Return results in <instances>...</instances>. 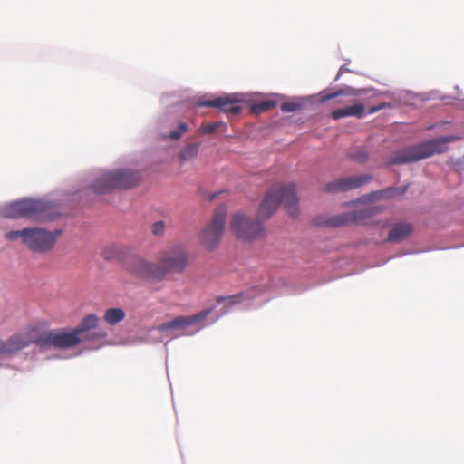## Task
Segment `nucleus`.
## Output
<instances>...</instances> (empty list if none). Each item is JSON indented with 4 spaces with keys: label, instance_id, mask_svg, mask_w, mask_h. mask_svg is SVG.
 Returning <instances> with one entry per match:
<instances>
[{
    "label": "nucleus",
    "instance_id": "12",
    "mask_svg": "<svg viewBox=\"0 0 464 464\" xmlns=\"http://www.w3.org/2000/svg\"><path fill=\"white\" fill-rule=\"evenodd\" d=\"M209 314V310H205L199 314L190 316H178L171 321L160 324L157 326V330L161 333H170L178 329H185L189 325L195 324L204 320Z\"/></svg>",
    "mask_w": 464,
    "mask_h": 464
},
{
    "label": "nucleus",
    "instance_id": "10",
    "mask_svg": "<svg viewBox=\"0 0 464 464\" xmlns=\"http://www.w3.org/2000/svg\"><path fill=\"white\" fill-rule=\"evenodd\" d=\"M131 272L143 279L154 282L162 280L166 276L168 270L161 261L160 265H157L148 263L142 259H137L134 261Z\"/></svg>",
    "mask_w": 464,
    "mask_h": 464
},
{
    "label": "nucleus",
    "instance_id": "5",
    "mask_svg": "<svg viewBox=\"0 0 464 464\" xmlns=\"http://www.w3.org/2000/svg\"><path fill=\"white\" fill-rule=\"evenodd\" d=\"M106 336V332L79 336L74 328L71 330L59 329L45 333L37 340V343L58 348H72L82 342L102 341Z\"/></svg>",
    "mask_w": 464,
    "mask_h": 464
},
{
    "label": "nucleus",
    "instance_id": "2",
    "mask_svg": "<svg viewBox=\"0 0 464 464\" xmlns=\"http://www.w3.org/2000/svg\"><path fill=\"white\" fill-rule=\"evenodd\" d=\"M60 235L59 229L50 232L44 228L34 227L9 231L5 234V237L9 241L21 238L31 251L44 254L53 249Z\"/></svg>",
    "mask_w": 464,
    "mask_h": 464
},
{
    "label": "nucleus",
    "instance_id": "19",
    "mask_svg": "<svg viewBox=\"0 0 464 464\" xmlns=\"http://www.w3.org/2000/svg\"><path fill=\"white\" fill-rule=\"evenodd\" d=\"M199 148L200 142L189 143L182 148L178 155L180 164L195 160L198 155Z\"/></svg>",
    "mask_w": 464,
    "mask_h": 464
},
{
    "label": "nucleus",
    "instance_id": "33",
    "mask_svg": "<svg viewBox=\"0 0 464 464\" xmlns=\"http://www.w3.org/2000/svg\"><path fill=\"white\" fill-rule=\"evenodd\" d=\"M225 298L224 297H219V299H218V302H220V300H224Z\"/></svg>",
    "mask_w": 464,
    "mask_h": 464
},
{
    "label": "nucleus",
    "instance_id": "8",
    "mask_svg": "<svg viewBox=\"0 0 464 464\" xmlns=\"http://www.w3.org/2000/svg\"><path fill=\"white\" fill-rule=\"evenodd\" d=\"M230 229L237 237L246 241L258 239L264 236L261 223L240 212L232 215Z\"/></svg>",
    "mask_w": 464,
    "mask_h": 464
},
{
    "label": "nucleus",
    "instance_id": "3",
    "mask_svg": "<svg viewBox=\"0 0 464 464\" xmlns=\"http://www.w3.org/2000/svg\"><path fill=\"white\" fill-rule=\"evenodd\" d=\"M455 140L454 136H447L404 148L396 151L388 163L390 165L406 164L429 158L435 153H442L446 150V144Z\"/></svg>",
    "mask_w": 464,
    "mask_h": 464
},
{
    "label": "nucleus",
    "instance_id": "21",
    "mask_svg": "<svg viewBox=\"0 0 464 464\" xmlns=\"http://www.w3.org/2000/svg\"><path fill=\"white\" fill-rule=\"evenodd\" d=\"M360 92L353 88L343 89L334 92L322 93L320 101L324 102L326 101L340 97V96H358Z\"/></svg>",
    "mask_w": 464,
    "mask_h": 464
},
{
    "label": "nucleus",
    "instance_id": "28",
    "mask_svg": "<svg viewBox=\"0 0 464 464\" xmlns=\"http://www.w3.org/2000/svg\"><path fill=\"white\" fill-rule=\"evenodd\" d=\"M301 104L298 102H284L281 104V110L285 112H293L301 109Z\"/></svg>",
    "mask_w": 464,
    "mask_h": 464
},
{
    "label": "nucleus",
    "instance_id": "11",
    "mask_svg": "<svg viewBox=\"0 0 464 464\" xmlns=\"http://www.w3.org/2000/svg\"><path fill=\"white\" fill-rule=\"evenodd\" d=\"M241 101L237 94H227L212 100L198 101V105L199 107L218 108L225 113L236 115L241 111V107L238 105Z\"/></svg>",
    "mask_w": 464,
    "mask_h": 464
},
{
    "label": "nucleus",
    "instance_id": "9",
    "mask_svg": "<svg viewBox=\"0 0 464 464\" xmlns=\"http://www.w3.org/2000/svg\"><path fill=\"white\" fill-rule=\"evenodd\" d=\"M380 209L375 207L351 211L330 218L324 222L327 227H342L352 223H364L369 218L379 212Z\"/></svg>",
    "mask_w": 464,
    "mask_h": 464
},
{
    "label": "nucleus",
    "instance_id": "29",
    "mask_svg": "<svg viewBox=\"0 0 464 464\" xmlns=\"http://www.w3.org/2000/svg\"><path fill=\"white\" fill-rule=\"evenodd\" d=\"M353 160L357 162H364L367 160V153L364 150H357L352 154Z\"/></svg>",
    "mask_w": 464,
    "mask_h": 464
},
{
    "label": "nucleus",
    "instance_id": "15",
    "mask_svg": "<svg viewBox=\"0 0 464 464\" xmlns=\"http://www.w3.org/2000/svg\"><path fill=\"white\" fill-rule=\"evenodd\" d=\"M188 256L183 252L168 253L162 258L161 262L168 272H181L187 266Z\"/></svg>",
    "mask_w": 464,
    "mask_h": 464
},
{
    "label": "nucleus",
    "instance_id": "30",
    "mask_svg": "<svg viewBox=\"0 0 464 464\" xmlns=\"http://www.w3.org/2000/svg\"><path fill=\"white\" fill-rule=\"evenodd\" d=\"M383 107H384V105H383V104H382V105H380V106H378V107H372V108H371V109L369 110V112H370V113L376 112L377 111H379V110L382 109Z\"/></svg>",
    "mask_w": 464,
    "mask_h": 464
},
{
    "label": "nucleus",
    "instance_id": "18",
    "mask_svg": "<svg viewBox=\"0 0 464 464\" xmlns=\"http://www.w3.org/2000/svg\"><path fill=\"white\" fill-rule=\"evenodd\" d=\"M412 231V227L408 223H400L395 225L388 235V241L400 242L405 239Z\"/></svg>",
    "mask_w": 464,
    "mask_h": 464
},
{
    "label": "nucleus",
    "instance_id": "31",
    "mask_svg": "<svg viewBox=\"0 0 464 464\" xmlns=\"http://www.w3.org/2000/svg\"><path fill=\"white\" fill-rule=\"evenodd\" d=\"M341 73H342V68H341V69H340V71L338 72V74H337V76H336V80H338V78L340 77Z\"/></svg>",
    "mask_w": 464,
    "mask_h": 464
},
{
    "label": "nucleus",
    "instance_id": "4",
    "mask_svg": "<svg viewBox=\"0 0 464 464\" xmlns=\"http://www.w3.org/2000/svg\"><path fill=\"white\" fill-rule=\"evenodd\" d=\"M283 202L288 213L295 217L298 213L295 185L274 186L261 203L257 215L259 218H268Z\"/></svg>",
    "mask_w": 464,
    "mask_h": 464
},
{
    "label": "nucleus",
    "instance_id": "23",
    "mask_svg": "<svg viewBox=\"0 0 464 464\" xmlns=\"http://www.w3.org/2000/svg\"><path fill=\"white\" fill-rule=\"evenodd\" d=\"M122 254V249L120 246L111 244L106 246L102 252V256L106 260H113L120 257Z\"/></svg>",
    "mask_w": 464,
    "mask_h": 464
},
{
    "label": "nucleus",
    "instance_id": "20",
    "mask_svg": "<svg viewBox=\"0 0 464 464\" xmlns=\"http://www.w3.org/2000/svg\"><path fill=\"white\" fill-rule=\"evenodd\" d=\"M126 317V313L121 308H110L105 311L103 320L109 325H115L123 321Z\"/></svg>",
    "mask_w": 464,
    "mask_h": 464
},
{
    "label": "nucleus",
    "instance_id": "17",
    "mask_svg": "<svg viewBox=\"0 0 464 464\" xmlns=\"http://www.w3.org/2000/svg\"><path fill=\"white\" fill-rule=\"evenodd\" d=\"M99 324V317L93 314H88L82 319L75 329L79 336L92 335L94 333L102 332L92 331L97 328Z\"/></svg>",
    "mask_w": 464,
    "mask_h": 464
},
{
    "label": "nucleus",
    "instance_id": "35",
    "mask_svg": "<svg viewBox=\"0 0 464 464\" xmlns=\"http://www.w3.org/2000/svg\"><path fill=\"white\" fill-rule=\"evenodd\" d=\"M343 101H341V100L337 101V103H343Z\"/></svg>",
    "mask_w": 464,
    "mask_h": 464
},
{
    "label": "nucleus",
    "instance_id": "7",
    "mask_svg": "<svg viewBox=\"0 0 464 464\" xmlns=\"http://www.w3.org/2000/svg\"><path fill=\"white\" fill-rule=\"evenodd\" d=\"M227 209L218 207L210 221L199 233V242L207 249L213 250L218 245L225 229Z\"/></svg>",
    "mask_w": 464,
    "mask_h": 464
},
{
    "label": "nucleus",
    "instance_id": "32",
    "mask_svg": "<svg viewBox=\"0 0 464 464\" xmlns=\"http://www.w3.org/2000/svg\"><path fill=\"white\" fill-rule=\"evenodd\" d=\"M225 298L224 297H219V299H218V302H220V300H224Z\"/></svg>",
    "mask_w": 464,
    "mask_h": 464
},
{
    "label": "nucleus",
    "instance_id": "13",
    "mask_svg": "<svg viewBox=\"0 0 464 464\" xmlns=\"http://www.w3.org/2000/svg\"><path fill=\"white\" fill-rule=\"evenodd\" d=\"M372 177L369 175L353 176L343 179H338L334 181L329 182L325 186L328 192L347 191L360 188L369 182Z\"/></svg>",
    "mask_w": 464,
    "mask_h": 464
},
{
    "label": "nucleus",
    "instance_id": "22",
    "mask_svg": "<svg viewBox=\"0 0 464 464\" xmlns=\"http://www.w3.org/2000/svg\"><path fill=\"white\" fill-rule=\"evenodd\" d=\"M276 105V102L274 100L261 101L259 102L254 103L250 108V111L255 114H260L275 108Z\"/></svg>",
    "mask_w": 464,
    "mask_h": 464
},
{
    "label": "nucleus",
    "instance_id": "6",
    "mask_svg": "<svg viewBox=\"0 0 464 464\" xmlns=\"http://www.w3.org/2000/svg\"><path fill=\"white\" fill-rule=\"evenodd\" d=\"M140 180V176L136 171L129 169L109 171L97 179L92 188L96 193L103 194L112 189L131 188L137 186Z\"/></svg>",
    "mask_w": 464,
    "mask_h": 464
},
{
    "label": "nucleus",
    "instance_id": "16",
    "mask_svg": "<svg viewBox=\"0 0 464 464\" xmlns=\"http://www.w3.org/2000/svg\"><path fill=\"white\" fill-rule=\"evenodd\" d=\"M365 114V108L361 103L353 104L341 109L334 110L331 116L334 120H339L345 117L362 118Z\"/></svg>",
    "mask_w": 464,
    "mask_h": 464
},
{
    "label": "nucleus",
    "instance_id": "14",
    "mask_svg": "<svg viewBox=\"0 0 464 464\" xmlns=\"http://www.w3.org/2000/svg\"><path fill=\"white\" fill-rule=\"evenodd\" d=\"M31 339L24 334H14L7 341L0 340V354L15 353L31 343Z\"/></svg>",
    "mask_w": 464,
    "mask_h": 464
},
{
    "label": "nucleus",
    "instance_id": "1",
    "mask_svg": "<svg viewBox=\"0 0 464 464\" xmlns=\"http://www.w3.org/2000/svg\"><path fill=\"white\" fill-rule=\"evenodd\" d=\"M2 213L6 218H27L34 221L52 220L57 214L53 204L33 198H23L10 202L3 208Z\"/></svg>",
    "mask_w": 464,
    "mask_h": 464
},
{
    "label": "nucleus",
    "instance_id": "25",
    "mask_svg": "<svg viewBox=\"0 0 464 464\" xmlns=\"http://www.w3.org/2000/svg\"><path fill=\"white\" fill-rule=\"evenodd\" d=\"M219 127H223L225 129L227 128L225 123L221 121H217L207 125H201L199 128V131L205 134H211L214 133Z\"/></svg>",
    "mask_w": 464,
    "mask_h": 464
},
{
    "label": "nucleus",
    "instance_id": "24",
    "mask_svg": "<svg viewBox=\"0 0 464 464\" xmlns=\"http://www.w3.org/2000/svg\"><path fill=\"white\" fill-rule=\"evenodd\" d=\"M188 130V125L185 122L179 124L178 130H172L168 135H163L164 139H170L173 140H179Z\"/></svg>",
    "mask_w": 464,
    "mask_h": 464
},
{
    "label": "nucleus",
    "instance_id": "34",
    "mask_svg": "<svg viewBox=\"0 0 464 464\" xmlns=\"http://www.w3.org/2000/svg\"><path fill=\"white\" fill-rule=\"evenodd\" d=\"M225 298L224 297H219V299H218V302H220V300H224Z\"/></svg>",
    "mask_w": 464,
    "mask_h": 464
},
{
    "label": "nucleus",
    "instance_id": "27",
    "mask_svg": "<svg viewBox=\"0 0 464 464\" xmlns=\"http://www.w3.org/2000/svg\"><path fill=\"white\" fill-rule=\"evenodd\" d=\"M165 232V223L163 221H157L151 227V233L157 237H160Z\"/></svg>",
    "mask_w": 464,
    "mask_h": 464
},
{
    "label": "nucleus",
    "instance_id": "26",
    "mask_svg": "<svg viewBox=\"0 0 464 464\" xmlns=\"http://www.w3.org/2000/svg\"><path fill=\"white\" fill-rule=\"evenodd\" d=\"M404 192V189L401 191H399L398 188H390L382 191H379L377 193H374L372 197H378V198H390L392 197L395 194H402Z\"/></svg>",
    "mask_w": 464,
    "mask_h": 464
}]
</instances>
